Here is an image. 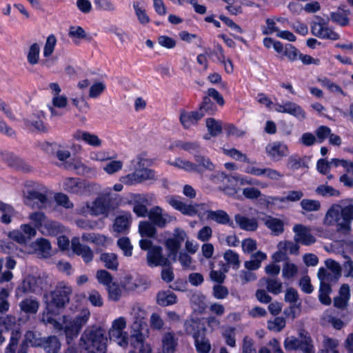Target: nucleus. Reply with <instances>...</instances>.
<instances>
[{
  "mask_svg": "<svg viewBox=\"0 0 353 353\" xmlns=\"http://www.w3.org/2000/svg\"><path fill=\"white\" fill-rule=\"evenodd\" d=\"M353 220V205L332 206L326 212L323 224L326 226L336 225V232L347 236L351 231V222Z\"/></svg>",
  "mask_w": 353,
  "mask_h": 353,
  "instance_id": "nucleus-1",
  "label": "nucleus"
},
{
  "mask_svg": "<svg viewBox=\"0 0 353 353\" xmlns=\"http://www.w3.org/2000/svg\"><path fill=\"white\" fill-rule=\"evenodd\" d=\"M107 342L105 330L98 326H91L82 333L79 345L86 353H105Z\"/></svg>",
  "mask_w": 353,
  "mask_h": 353,
  "instance_id": "nucleus-2",
  "label": "nucleus"
},
{
  "mask_svg": "<svg viewBox=\"0 0 353 353\" xmlns=\"http://www.w3.org/2000/svg\"><path fill=\"white\" fill-rule=\"evenodd\" d=\"M72 292V290L70 285L63 282L59 283L49 294L50 300L47 294L44 295V298L46 299L47 309L51 312H54L55 310L64 308L70 301Z\"/></svg>",
  "mask_w": 353,
  "mask_h": 353,
  "instance_id": "nucleus-3",
  "label": "nucleus"
},
{
  "mask_svg": "<svg viewBox=\"0 0 353 353\" xmlns=\"http://www.w3.org/2000/svg\"><path fill=\"white\" fill-rule=\"evenodd\" d=\"M284 347L286 350H300L303 353H314L312 340L307 332L302 330L299 332V338L290 336L285 339Z\"/></svg>",
  "mask_w": 353,
  "mask_h": 353,
  "instance_id": "nucleus-4",
  "label": "nucleus"
},
{
  "mask_svg": "<svg viewBox=\"0 0 353 353\" xmlns=\"http://www.w3.org/2000/svg\"><path fill=\"white\" fill-rule=\"evenodd\" d=\"M90 316V312L87 310H84L73 320L66 323L63 330L68 343H70L78 336L82 327L87 323Z\"/></svg>",
  "mask_w": 353,
  "mask_h": 353,
  "instance_id": "nucleus-5",
  "label": "nucleus"
},
{
  "mask_svg": "<svg viewBox=\"0 0 353 353\" xmlns=\"http://www.w3.org/2000/svg\"><path fill=\"white\" fill-rule=\"evenodd\" d=\"M47 288V283L40 276H28L16 289V296H21L23 294L33 292L40 293Z\"/></svg>",
  "mask_w": 353,
  "mask_h": 353,
  "instance_id": "nucleus-6",
  "label": "nucleus"
},
{
  "mask_svg": "<svg viewBox=\"0 0 353 353\" xmlns=\"http://www.w3.org/2000/svg\"><path fill=\"white\" fill-rule=\"evenodd\" d=\"M47 193L48 190L45 187H42L39 190H30L27 192L24 203L32 209L46 208L49 204Z\"/></svg>",
  "mask_w": 353,
  "mask_h": 353,
  "instance_id": "nucleus-7",
  "label": "nucleus"
},
{
  "mask_svg": "<svg viewBox=\"0 0 353 353\" xmlns=\"http://www.w3.org/2000/svg\"><path fill=\"white\" fill-rule=\"evenodd\" d=\"M134 170L132 173L128 174L122 177L121 181L128 185L141 183L148 180H157L154 170L143 168H132Z\"/></svg>",
  "mask_w": 353,
  "mask_h": 353,
  "instance_id": "nucleus-8",
  "label": "nucleus"
},
{
  "mask_svg": "<svg viewBox=\"0 0 353 353\" xmlns=\"http://www.w3.org/2000/svg\"><path fill=\"white\" fill-rule=\"evenodd\" d=\"M316 21L311 23L312 34L323 39H330L336 41L340 39V35L330 28L327 23L322 18L318 17Z\"/></svg>",
  "mask_w": 353,
  "mask_h": 353,
  "instance_id": "nucleus-9",
  "label": "nucleus"
},
{
  "mask_svg": "<svg viewBox=\"0 0 353 353\" xmlns=\"http://www.w3.org/2000/svg\"><path fill=\"white\" fill-rule=\"evenodd\" d=\"M131 314L133 316L134 321L132 325V331L130 337V345L132 346V336H136L139 334L143 337V343H145V337L142 332V330L146 327V323L144 321L146 316L145 311L141 306L137 305L133 307Z\"/></svg>",
  "mask_w": 353,
  "mask_h": 353,
  "instance_id": "nucleus-10",
  "label": "nucleus"
},
{
  "mask_svg": "<svg viewBox=\"0 0 353 353\" xmlns=\"http://www.w3.org/2000/svg\"><path fill=\"white\" fill-rule=\"evenodd\" d=\"M185 235L186 234L183 230L176 228L174 231L173 237L168 238L165 241V246L169 251L168 256L172 262L177 261V254Z\"/></svg>",
  "mask_w": 353,
  "mask_h": 353,
  "instance_id": "nucleus-11",
  "label": "nucleus"
},
{
  "mask_svg": "<svg viewBox=\"0 0 353 353\" xmlns=\"http://www.w3.org/2000/svg\"><path fill=\"white\" fill-rule=\"evenodd\" d=\"M147 263L150 267H169L171 265V260L168 256H165L163 254V248L159 245H154L147 252Z\"/></svg>",
  "mask_w": 353,
  "mask_h": 353,
  "instance_id": "nucleus-12",
  "label": "nucleus"
},
{
  "mask_svg": "<svg viewBox=\"0 0 353 353\" xmlns=\"http://www.w3.org/2000/svg\"><path fill=\"white\" fill-rule=\"evenodd\" d=\"M150 222L156 227L163 228L172 221V216L167 213H163V209L159 206L152 208L148 212Z\"/></svg>",
  "mask_w": 353,
  "mask_h": 353,
  "instance_id": "nucleus-13",
  "label": "nucleus"
},
{
  "mask_svg": "<svg viewBox=\"0 0 353 353\" xmlns=\"http://www.w3.org/2000/svg\"><path fill=\"white\" fill-rule=\"evenodd\" d=\"M295 233L294 240L305 245H310L315 243L316 238L311 234L310 229L301 224H296L293 227Z\"/></svg>",
  "mask_w": 353,
  "mask_h": 353,
  "instance_id": "nucleus-14",
  "label": "nucleus"
},
{
  "mask_svg": "<svg viewBox=\"0 0 353 353\" xmlns=\"http://www.w3.org/2000/svg\"><path fill=\"white\" fill-rule=\"evenodd\" d=\"M275 110L281 113L290 114L300 120H303L306 117L305 112L302 108L298 104L291 101H287L284 104H276Z\"/></svg>",
  "mask_w": 353,
  "mask_h": 353,
  "instance_id": "nucleus-15",
  "label": "nucleus"
},
{
  "mask_svg": "<svg viewBox=\"0 0 353 353\" xmlns=\"http://www.w3.org/2000/svg\"><path fill=\"white\" fill-rule=\"evenodd\" d=\"M268 156L274 161H280L288 154V146L283 143L275 141L270 143L265 147Z\"/></svg>",
  "mask_w": 353,
  "mask_h": 353,
  "instance_id": "nucleus-16",
  "label": "nucleus"
},
{
  "mask_svg": "<svg viewBox=\"0 0 353 353\" xmlns=\"http://www.w3.org/2000/svg\"><path fill=\"white\" fill-rule=\"evenodd\" d=\"M132 221V216L130 212H122L121 214L116 216L112 229L114 232L117 233H128Z\"/></svg>",
  "mask_w": 353,
  "mask_h": 353,
  "instance_id": "nucleus-17",
  "label": "nucleus"
},
{
  "mask_svg": "<svg viewBox=\"0 0 353 353\" xmlns=\"http://www.w3.org/2000/svg\"><path fill=\"white\" fill-rule=\"evenodd\" d=\"M71 248L73 252L81 256L85 263H88L92 261L93 251L89 246L81 244L78 237H74L72 239Z\"/></svg>",
  "mask_w": 353,
  "mask_h": 353,
  "instance_id": "nucleus-18",
  "label": "nucleus"
},
{
  "mask_svg": "<svg viewBox=\"0 0 353 353\" xmlns=\"http://www.w3.org/2000/svg\"><path fill=\"white\" fill-rule=\"evenodd\" d=\"M87 208L93 215H107L110 209V200L105 196H99L91 204L87 203Z\"/></svg>",
  "mask_w": 353,
  "mask_h": 353,
  "instance_id": "nucleus-19",
  "label": "nucleus"
},
{
  "mask_svg": "<svg viewBox=\"0 0 353 353\" xmlns=\"http://www.w3.org/2000/svg\"><path fill=\"white\" fill-rule=\"evenodd\" d=\"M166 201L172 208L180 211L184 215L190 216L196 215L194 204H187L174 196L167 197Z\"/></svg>",
  "mask_w": 353,
  "mask_h": 353,
  "instance_id": "nucleus-20",
  "label": "nucleus"
},
{
  "mask_svg": "<svg viewBox=\"0 0 353 353\" xmlns=\"http://www.w3.org/2000/svg\"><path fill=\"white\" fill-rule=\"evenodd\" d=\"M44 118L45 114L41 111L37 114L31 115L28 118L24 119L23 122L26 127L29 128H33L38 132L46 133L48 132V128L43 121Z\"/></svg>",
  "mask_w": 353,
  "mask_h": 353,
  "instance_id": "nucleus-21",
  "label": "nucleus"
},
{
  "mask_svg": "<svg viewBox=\"0 0 353 353\" xmlns=\"http://www.w3.org/2000/svg\"><path fill=\"white\" fill-rule=\"evenodd\" d=\"M203 117V114L199 112L198 110L192 112L181 110L179 121L185 129H189L192 125H196Z\"/></svg>",
  "mask_w": 353,
  "mask_h": 353,
  "instance_id": "nucleus-22",
  "label": "nucleus"
},
{
  "mask_svg": "<svg viewBox=\"0 0 353 353\" xmlns=\"http://www.w3.org/2000/svg\"><path fill=\"white\" fill-rule=\"evenodd\" d=\"M194 159L195 161L192 166L194 172L202 174L205 171H212L214 169V165L208 157L198 153L194 154Z\"/></svg>",
  "mask_w": 353,
  "mask_h": 353,
  "instance_id": "nucleus-23",
  "label": "nucleus"
},
{
  "mask_svg": "<svg viewBox=\"0 0 353 353\" xmlns=\"http://www.w3.org/2000/svg\"><path fill=\"white\" fill-rule=\"evenodd\" d=\"M162 349L159 353H174L178 345V339L172 332H165L161 339Z\"/></svg>",
  "mask_w": 353,
  "mask_h": 353,
  "instance_id": "nucleus-24",
  "label": "nucleus"
},
{
  "mask_svg": "<svg viewBox=\"0 0 353 353\" xmlns=\"http://www.w3.org/2000/svg\"><path fill=\"white\" fill-rule=\"evenodd\" d=\"M39 306L40 304L39 301L32 296L26 298L19 303L20 312H23L27 316L34 315L37 314Z\"/></svg>",
  "mask_w": 353,
  "mask_h": 353,
  "instance_id": "nucleus-25",
  "label": "nucleus"
},
{
  "mask_svg": "<svg viewBox=\"0 0 353 353\" xmlns=\"http://www.w3.org/2000/svg\"><path fill=\"white\" fill-rule=\"evenodd\" d=\"M350 298V289L348 284H343L339 292V295L334 298V306L336 308L344 310L347 306V302Z\"/></svg>",
  "mask_w": 353,
  "mask_h": 353,
  "instance_id": "nucleus-26",
  "label": "nucleus"
},
{
  "mask_svg": "<svg viewBox=\"0 0 353 353\" xmlns=\"http://www.w3.org/2000/svg\"><path fill=\"white\" fill-rule=\"evenodd\" d=\"M17 215V212L12 205L0 201V222L9 225Z\"/></svg>",
  "mask_w": 353,
  "mask_h": 353,
  "instance_id": "nucleus-27",
  "label": "nucleus"
},
{
  "mask_svg": "<svg viewBox=\"0 0 353 353\" xmlns=\"http://www.w3.org/2000/svg\"><path fill=\"white\" fill-rule=\"evenodd\" d=\"M72 137L77 141L82 140L94 147H99L101 145V140L98 136L88 132L77 130L72 134Z\"/></svg>",
  "mask_w": 353,
  "mask_h": 353,
  "instance_id": "nucleus-28",
  "label": "nucleus"
},
{
  "mask_svg": "<svg viewBox=\"0 0 353 353\" xmlns=\"http://www.w3.org/2000/svg\"><path fill=\"white\" fill-rule=\"evenodd\" d=\"M63 188L67 192L75 194H81L85 190V185L79 178L66 179Z\"/></svg>",
  "mask_w": 353,
  "mask_h": 353,
  "instance_id": "nucleus-29",
  "label": "nucleus"
},
{
  "mask_svg": "<svg viewBox=\"0 0 353 353\" xmlns=\"http://www.w3.org/2000/svg\"><path fill=\"white\" fill-rule=\"evenodd\" d=\"M207 217L208 219L214 221L219 224L229 225L232 228H234L233 222L231 221L230 216L226 212L222 210L216 211H207Z\"/></svg>",
  "mask_w": 353,
  "mask_h": 353,
  "instance_id": "nucleus-30",
  "label": "nucleus"
},
{
  "mask_svg": "<svg viewBox=\"0 0 353 353\" xmlns=\"http://www.w3.org/2000/svg\"><path fill=\"white\" fill-rule=\"evenodd\" d=\"M234 220L239 228L245 231L253 232L258 228V222L254 218H248L237 214L234 216Z\"/></svg>",
  "mask_w": 353,
  "mask_h": 353,
  "instance_id": "nucleus-31",
  "label": "nucleus"
},
{
  "mask_svg": "<svg viewBox=\"0 0 353 353\" xmlns=\"http://www.w3.org/2000/svg\"><path fill=\"white\" fill-rule=\"evenodd\" d=\"M61 343L60 340L56 336H49L43 337L41 347L46 353H59L60 352Z\"/></svg>",
  "mask_w": 353,
  "mask_h": 353,
  "instance_id": "nucleus-32",
  "label": "nucleus"
},
{
  "mask_svg": "<svg viewBox=\"0 0 353 353\" xmlns=\"http://www.w3.org/2000/svg\"><path fill=\"white\" fill-rule=\"evenodd\" d=\"M184 330L187 334L192 335L194 339L195 336L205 334V328L203 325L193 320H186L184 323Z\"/></svg>",
  "mask_w": 353,
  "mask_h": 353,
  "instance_id": "nucleus-33",
  "label": "nucleus"
},
{
  "mask_svg": "<svg viewBox=\"0 0 353 353\" xmlns=\"http://www.w3.org/2000/svg\"><path fill=\"white\" fill-rule=\"evenodd\" d=\"M251 259L245 262V268L250 271L258 270L261 265V262L267 259L265 253L258 251L251 254Z\"/></svg>",
  "mask_w": 353,
  "mask_h": 353,
  "instance_id": "nucleus-34",
  "label": "nucleus"
},
{
  "mask_svg": "<svg viewBox=\"0 0 353 353\" xmlns=\"http://www.w3.org/2000/svg\"><path fill=\"white\" fill-rule=\"evenodd\" d=\"M132 350L129 353H152V347L150 344L143 343V337L141 335L132 336Z\"/></svg>",
  "mask_w": 353,
  "mask_h": 353,
  "instance_id": "nucleus-35",
  "label": "nucleus"
},
{
  "mask_svg": "<svg viewBox=\"0 0 353 353\" xmlns=\"http://www.w3.org/2000/svg\"><path fill=\"white\" fill-rule=\"evenodd\" d=\"M263 220L274 235H279L283 232L284 224L281 220L272 216H266Z\"/></svg>",
  "mask_w": 353,
  "mask_h": 353,
  "instance_id": "nucleus-36",
  "label": "nucleus"
},
{
  "mask_svg": "<svg viewBox=\"0 0 353 353\" xmlns=\"http://www.w3.org/2000/svg\"><path fill=\"white\" fill-rule=\"evenodd\" d=\"M176 300V294L170 290L159 292L157 295V303L162 307L173 305Z\"/></svg>",
  "mask_w": 353,
  "mask_h": 353,
  "instance_id": "nucleus-37",
  "label": "nucleus"
},
{
  "mask_svg": "<svg viewBox=\"0 0 353 353\" xmlns=\"http://www.w3.org/2000/svg\"><path fill=\"white\" fill-rule=\"evenodd\" d=\"M108 334L110 341L116 342L121 347H127L128 344V334L126 332L110 328Z\"/></svg>",
  "mask_w": 353,
  "mask_h": 353,
  "instance_id": "nucleus-38",
  "label": "nucleus"
},
{
  "mask_svg": "<svg viewBox=\"0 0 353 353\" xmlns=\"http://www.w3.org/2000/svg\"><path fill=\"white\" fill-rule=\"evenodd\" d=\"M329 19L341 27L348 26L350 23L348 12L339 8L336 11L330 13Z\"/></svg>",
  "mask_w": 353,
  "mask_h": 353,
  "instance_id": "nucleus-39",
  "label": "nucleus"
},
{
  "mask_svg": "<svg viewBox=\"0 0 353 353\" xmlns=\"http://www.w3.org/2000/svg\"><path fill=\"white\" fill-rule=\"evenodd\" d=\"M174 146L194 155L199 153L201 150L200 144L196 141L191 142L178 140L174 142Z\"/></svg>",
  "mask_w": 353,
  "mask_h": 353,
  "instance_id": "nucleus-40",
  "label": "nucleus"
},
{
  "mask_svg": "<svg viewBox=\"0 0 353 353\" xmlns=\"http://www.w3.org/2000/svg\"><path fill=\"white\" fill-rule=\"evenodd\" d=\"M156 226L149 221H142L139 224V232L142 237L153 238L157 234Z\"/></svg>",
  "mask_w": 353,
  "mask_h": 353,
  "instance_id": "nucleus-41",
  "label": "nucleus"
},
{
  "mask_svg": "<svg viewBox=\"0 0 353 353\" xmlns=\"http://www.w3.org/2000/svg\"><path fill=\"white\" fill-rule=\"evenodd\" d=\"M318 278L320 280V285H330L335 283L338 281L339 276L332 274L324 268H321L317 274Z\"/></svg>",
  "mask_w": 353,
  "mask_h": 353,
  "instance_id": "nucleus-42",
  "label": "nucleus"
},
{
  "mask_svg": "<svg viewBox=\"0 0 353 353\" xmlns=\"http://www.w3.org/2000/svg\"><path fill=\"white\" fill-rule=\"evenodd\" d=\"M100 260L104 263L107 269L111 270H117L119 261L117 255L114 253H102L100 256Z\"/></svg>",
  "mask_w": 353,
  "mask_h": 353,
  "instance_id": "nucleus-43",
  "label": "nucleus"
},
{
  "mask_svg": "<svg viewBox=\"0 0 353 353\" xmlns=\"http://www.w3.org/2000/svg\"><path fill=\"white\" fill-rule=\"evenodd\" d=\"M21 338V333L20 331L12 330L11 332L9 343L5 348L4 353H16Z\"/></svg>",
  "mask_w": 353,
  "mask_h": 353,
  "instance_id": "nucleus-44",
  "label": "nucleus"
},
{
  "mask_svg": "<svg viewBox=\"0 0 353 353\" xmlns=\"http://www.w3.org/2000/svg\"><path fill=\"white\" fill-rule=\"evenodd\" d=\"M194 340L196 351L199 353H209L211 345L209 340L205 337V334L195 336Z\"/></svg>",
  "mask_w": 353,
  "mask_h": 353,
  "instance_id": "nucleus-45",
  "label": "nucleus"
},
{
  "mask_svg": "<svg viewBox=\"0 0 353 353\" xmlns=\"http://www.w3.org/2000/svg\"><path fill=\"white\" fill-rule=\"evenodd\" d=\"M261 281H265L266 289L270 293L279 294L282 291V283L277 278H263Z\"/></svg>",
  "mask_w": 353,
  "mask_h": 353,
  "instance_id": "nucleus-46",
  "label": "nucleus"
},
{
  "mask_svg": "<svg viewBox=\"0 0 353 353\" xmlns=\"http://www.w3.org/2000/svg\"><path fill=\"white\" fill-rule=\"evenodd\" d=\"M152 163L153 161L148 157V153L142 152L137 154L135 159L132 160L131 166L132 168H143L150 166Z\"/></svg>",
  "mask_w": 353,
  "mask_h": 353,
  "instance_id": "nucleus-47",
  "label": "nucleus"
},
{
  "mask_svg": "<svg viewBox=\"0 0 353 353\" xmlns=\"http://www.w3.org/2000/svg\"><path fill=\"white\" fill-rule=\"evenodd\" d=\"M40 54V46L38 43L32 44L27 54V60L29 64L34 65L39 63Z\"/></svg>",
  "mask_w": 353,
  "mask_h": 353,
  "instance_id": "nucleus-48",
  "label": "nucleus"
},
{
  "mask_svg": "<svg viewBox=\"0 0 353 353\" xmlns=\"http://www.w3.org/2000/svg\"><path fill=\"white\" fill-rule=\"evenodd\" d=\"M198 111L203 113V116L205 113L211 115L216 111V106L211 101L210 98L205 96L203 98V101L199 105Z\"/></svg>",
  "mask_w": 353,
  "mask_h": 353,
  "instance_id": "nucleus-49",
  "label": "nucleus"
},
{
  "mask_svg": "<svg viewBox=\"0 0 353 353\" xmlns=\"http://www.w3.org/2000/svg\"><path fill=\"white\" fill-rule=\"evenodd\" d=\"M331 292L332 288L330 285H320L319 294V301L325 305H330L332 303V300L329 296Z\"/></svg>",
  "mask_w": 353,
  "mask_h": 353,
  "instance_id": "nucleus-50",
  "label": "nucleus"
},
{
  "mask_svg": "<svg viewBox=\"0 0 353 353\" xmlns=\"http://www.w3.org/2000/svg\"><path fill=\"white\" fill-rule=\"evenodd\" d=\"M206 127L210 134L212 137L218 136L222 132L221 123L214 118H208L206 119Z\"/></svg>",
  "mask_w": 353,
  "mask_h": 353,
  "instance_id": "nucleus-51",
  "label": "nucleus"
},
{
  "mask_svg": "<svg viewBox=\"0 0 353 353\" xmlns=\"http://www.w3.org/2000/svg\"><path fill=\"white\" fill-rule=\"evenodd\" d=\"M225 261L233 266L234 268L238 269L240 266L239 255L232 250H228L223 254Z\"/></svg>",
  "mask_w": 353,
  "mask_h": 353,
  "instance_id": "nucleus-52",
  "label": "nucleus"
},
{
  "mask_svg": "<svg viewBox=\"0 0 353 353\" xmlns=\"http://www.w3.org/2000/svg\"><path fill=\"white\" fill-rule=\"evenodd\" d=\"M224 153L236 161L252 163L250 161V159L245 154L242 153L241 151L236 148H231L228 150L225 149Z\"/></svg>",
  "mask_w": 353,
  "mask_h": 353,
  "instance_id": "nucleus-53",
  "label": "nucleus"
},
{
  "mask_svg": "<svg viewBox=\"0 0 353 353\" xmlns=\"http://www.w3.org/2000/svg\"><path fill=\"white\" fill-rule=\"evenodd\" d=\"M108 292V298L113 301H118L122 294V290L121 287L116 283H112L107 288Z\"/></svg>",
  "mask_w": 353,
  "mask_h": 353,
  "instance_id": "nucleus-54",
  "label": "nucleus"
},
{
  "mask_svg": "<svg viewBox=\"0 0 353 353\" xmlns=\"http://www.w3.org/2000/svg\"><path fill=\"white\" fill-rule=\"evenodd\" d=\"M286 321L284 317H275L268 321V328L274 332H281L285 327Z\"/></svg>",
  "mask_w": 353,
  "mask_h": 353,
  "instance_id": "nucleus-55",
  "label": "nucleus"
},
{
  "mask_svg": "<svg viewBox=\"0 0 353 353\" xmlns=\"http://www.w3.org/2000/svg\"><path fill=\"white\" fill-rule=\"evenodd\" d=\"M38 250L41 253L42 256L47 258L50 256L51 245L48 240L41 238L36 241Z\"/></svg>",
  "mask_w": 353,
  "mask_h": 353,
  "instance_id": "nucleus-56",
  "label": "nucleus"
},
{
  "mask_svg": "<svg viewBox=\"0 0 353 353\" xmlns=\"http://www.w3.org/2000/svg\"><path fill=\"white\" fill-rule=\"evenodd\" d=\"M82 241L91 242L96 244H103L106 241V237L95 233H84L81 236Z\"/></svg>",
  "mask_w": 353,
  "mask_h": 353,
  "instance_id": "nucleus-57",
  "label": "nucleus"
},
{
  "mask_svg": "<svg viewBox=\"0 0 353 353\" xmlns=\"http://www.w3.org/2000/svg\"><path fill=\"white\" fill-rule=\"evenodd\" d=\"M117 245L123 252V254L126 256H130L132 254V245L128 237H121L118 239Z\"/></svg>",
  "mask_w": 353,
  "mask_h": 353,
  "instance_id": "nucleus-58",
  "label": "nucleus"
},
{
  "mask_svg": "<svg viewBox=\"0 0 353 353\" xmlns=\"http://www.w3.org/2000/svg\"><path fill=\"white\" fill-rule=\"evenodd\" d=\"M96 277L98 282L105 285L106 288L113 283L112 275L105 270H98L96 274Z\"/></svg>",
  "mask_w": 353,
  "mask_h": 353,
  "instance_id": "nucleus-59",
  "label": "nucleus"
},
{
  "mask_svg": "<svg viewBox=\"0 0 353 353\" xmlns=\"http://www.w3.org/2000/svg\"><path fill=\"white\" fill-rule=\"evenodd\" d=\"M9 292L6 288H0V314L9 310L10 303L8 301Z\"/></svg>",
  "mask_w": 353,
  "mask_h": 353,
  "instance_id": "nucleus-60",
  "label": "nucleus"
},
{
  "mask_svg": "<svg viewBox=\"0 0 353 353\" xmlns=\"http://www.w3.org/2000/svg\"><path fill=\"white\" fill-rule=\"evenodd\" d=\"M236 181H239L240 185H254V186H259L262 188H266L267 184L263 182H261L259 180L249 177V176H238L236 178Z\"/></svg>",
  "mask_w": 353,
  "mask_h": 353,
  "instance_id": "nucleus-61",
  "label": "nucleus"
},
{
  "mask_svg": "<svg viewBox=\"0 0 353 353\" xmlns=\"http://www.w3.org/2000/svg\"><path fill=\"white\" fill-rule=\"evenodd\" d=\"M56 43L57 39L54 35L50 34L48 37L43 48V56L45 57H48L53 53Z\"/></svg>",
  "mask_w": 353,
  "mask_h": 353,
  "instance_id": "nucleus-62",
  "label": "nucleus"
},
{
  "mask_svg": "<svg viewBox=\"0 0 353 353\" xmlns=\"http://www.w3.org/2000/svg\"><path fill=\"white\" fill-rule=\"evenodd\" d=\"M298 272L297 266L292 263L286 262L282 270V274L284 278L290 279L294 277Z\"/></svg>",
  "mask_w": 353,
  "mask_h": 353,
  "instance_id": "nucleus-63",
  "label": "nucleus"
},
{
  "mask_svg": "<svg viewBox=\"0 0 353 353\" xmlns=\"http://www.w3.org/2000/svg\"><path fill=\"white\" fill-rule=\"evenodd\" d=\"M316 192L323 196H339V192L331 186L321 185L316 189Z\"/></svg>",
  "mask_w": 353,
  "mask_h": 353,
  "instance_id": "nucleus-64",
  "label": "nucleus"
}]
</instances>
